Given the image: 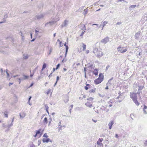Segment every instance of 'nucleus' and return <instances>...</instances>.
<instances>
[{
  "instance_id": "nucleus-8",
  "label": "nucleus",
  "mask_w": 147,
  "mask_h": 147,
  "mask_svg": "<svg viewBox=\"0 0 147 147\" xmlns=\"http://www.w3.org/2000/svg\"><path fill=\"white\" fill-rule=\"evenodd\" d=\"M79 28L83 30H86L85 25L84 24H80L79 25Z\"/></svg>"
},
{
  "instance_id": "nucleus-50",
  "label": "nucleus",
  "mask_w": 147,
  "mask_h": 147,
  "mask_svg": "<svg viewBox=\"0 0 147 147\" xmlns=\"http://www.w3.org/2000/svg\"><path fill=\"white\" fill-rule=\"evenodd\" d=\"M24 58L25 59H27L28 58V57L27 56H24Z\"/></svg>"
},
{
  "instance_id": "nucleus-11",
  "label": "nucleus",
  "mask_w": 147,
  "mask_h": 147,
  "mask_svg": "<svg viewBox=\"0 0 147 147\" xmlns=\"http://www.w3.org/2000/svg\"><path fill=\"white\" fill-rule=\"evenodd\" d=\"M68 24V21L67 20H65L62 24L61 26L62 27L66 26Z\"/></svg>"
},
{
  "instance_id": "nucleus-20",
  "label": "nucleus",
  "mask_w": 147,
  "mask_h": 147,
  "mask_svg": "<svg viewBox=\"0 0 147 147\" xmlns=\"http://www.w3.org/2000/svg\"><path fill=\"white\" fill-rule=\"evenodd\" d=\"M43 123L45 124H46L47 123V117H45L43 120Z\"/></svg>"
},
{
  "instance_id": "nucleus-46",
  "label": "nucleus",
  "mask_w": 147,
  "mask_h": 147,
  "mask_svg": "<svg viewBox=\"0 0 147 147\" xmlns=\"http://www.w3.org/2000/svg\"><path fill=\"white\" fill-rule=\"evenodd\" d=\"M61 43H62V42H59V45H60V47L62 46L63 45V44L61 45Z\"/></svg>"
},
{
  "instance_id": "nucleus-44",
  "label": "nucleus",
  "mask_w": 147,
  "mask_h": 147,
  "mask_svg": "<svg viewBox=\"0 0 147 147\" xmlns=\"http://www.w3.org/2000/svg\"><path fill=\"white\" fill-rule=\"evenodd\" d=\"M147 108V107L145 105H144V107L143 108V110H145V109H146Z\"/></svg>"
},
{
  "instance_id": "nucleus-62",
  "label": "nucleus",
  "mask_w": 147,
  "mask_h": 147,
  "mask_svg": "<svg viewBox=\"0 0 147 147\" xmlns=\"http://www.w3.org/2000/svg\"><path fill=\"white\" fill-rule=\"evenodd\" d=\"M35 38H34L32 40H31V42H33V41H34L35 40Z\"/></svg>"
},
{
  "instance_id": "nucleus-23",
  "label": "nucleus",
  "mask_w": 147,
  "mask_h": 147,
  "mask_svg": "<svg viewBox=\"0 0 147 147\" xmlns=\"http://www.w3.org/2000/svg\"><path fill=\"white\" fill-rule=\"evenodd\" d=\"M144 86H141L139 87L138 91H141L142 89L144 88Z\"/></svg>"
},
{
  "instance_id": "nucleus-27",
  "label": "nucleus",
  "mask_w": 147,
  "mask_h": 147,
  "mask_svg": "<svg viewBox=\"0 0 147 147\" xmlns=\"http://www.w3.org/2000/svg\"><path fill=\"white\" fill-rule=\"evenodd\" d=\"M46 67V64L45 63H44L42 66V71L43 69H44Z\"/></svg>"
},
{
  "instance_id": "nucleus-55",
  "label": "nucleus",
  "mask_w": 147,
  "mask_h": 147,
  "mask_svg": "<svg viewBox=\"0 0 147 147\" xmlns=\"http://www.w3.org/2000/svg\"><path fill=\"white\" fill-rule=\"evenodd\" d=\"M106 86H106V87L105 88V89H106V90H107V89H108V88H108V86H109V85H106Z\"/></svg>"
},
{
  "instance_id": "nucleus-59",
  "label": "nucleus",
  "mask_w": 147,
  "mask_h": 147,
  "mask_svg": "<svg viewBox=\"0 0 147 147\" xmlns=\"http://www.w3.org/2000/svg\"><path fill=\"white\" fill-rule=\"evenodd\" d=\"M92 120L95 123H96L97 121V120H95L93 119H92Z\"/></svg>"
},
{
  "instance_id": "nucleus-49",
  "label": "nucleus",
  "mask_w": 147,
  "mask_h": 147,
  "mask_svg": "<svg viewBox=\"0 0 147 147\" xmlns=\"http://www.w3.org/2000/svg\"><path fill=\"white\" fill-rule=\"evenodd\" d=\"M6 74L7 75V76L9 77V73L7 72V69H6Z\"/></svg>"
},
{
  "instance_id": "nucleus-43",
  "label": "nucleus",
  "mask_w": 147,
  "mask_h": 147,
  "mask_svg": "<svg viewBox=\"0 0 147 147\" xmlns=\"http://www.w3.org/2000/svg\"><path fill=\"white\" fill-rule=\"evenodd\" d=\"M144 144L145 146H147V140L144 142Z\"/></svg>"
},
{
  "instance_id": "nucleus-40",
  "label": "nucleus",
  "mask_w": 147,
  "mask_h": 147,
  "mask_svg": "<svg viewBox=\"0 0 147 147\" xmlns=\"http://www.w3.org/2000/svg\"><path fill=\"white\" fill-rule=\"evenodd\" d=\"M85 32V31L82 32V33H81V34L80 35V36H83V34H84V33Z\"/></svg>"
},
{
  "instance_id": "nucleus-39",
  "label": "nucleus",
  "mask_w": 147,
  "mask_h": 147,
  "mask_svg": "<svg viewBox=\"0 0 147 147\" xmlns=\"http://www.w3.org/2000/svg\"><path fill=\"white\" fill-rule=\"evenodd\" d=\"M20 117L21 118H23L25 116V115H21L20 114Z\"/></svg>"
},
{
  "instance_id": "nucleus-17",
  "label": "nucleus",
  "mask_w": 147,
  "mask_h": 147,
  "mask_svg": "<svg viewBox=\"0 0 147 147\" xmlns=\"http://www.w3.org/2000/svg\"><path fill=\"white\" fill-rule=\"evenodd\" d=\"M133 100L136 105L138 106L139 105L140 103L138 101L137 99H134V100Z\"/></svg>"
},
{
  "instance_id": "nucleus-16",
  "label": "nucleus",
  "mask_w": 147,
  "mask_h": 147,
  "mask_svg": "<svg viewBox=\"0 0 147 147\" xmlns=\"http://www.w3.org/2000/svg\"><path fill=\"white\" fill-rule=\"evenodd\" d=\"M93 74L95 75L96 76H97L98 75V70L97 69H95L94 70V71L93 72Z\"/></svg>"
},
{
  "instance_id": "nucleus-1",
  "label": "nucleus",
  "mask_w": 147,
  "mask_h": 147,
  "mask_svg": "<svg viewBox=\"0 0 147 147\" xmlns=\"http://www.w3.org/2000/svg\"><path fill=\"white\" fill-rule=\"evenodd\" d=\"M14 117H13V118L11 120H9L7 122V125H5L4 124H3V126L4 128H7V130L9 131V128L10 127H11L13 125V122L14 121Z\"/></svg>"
},
{
  "instance_id": "nucleus-13",
  "label": "nucleus",
  "mask_w": 147,
  "mask_h": 147,
  "mask_svg": "<svg viewBox=\"0 0 147 147\" xmlns=\"http://www.w3.org/2000/svg\"><path fill=\"white\" fill-rule=\"evenodd\" d=\"M114 124V122L113 121H111L108 124L109 126V129H111L112 128V125Z\"/></svg>"
},
{
  "instance_id": "nucleus-45",
  "label": "nucleus",
  "mask_w": 147,
  "mask_h": 147,
  "mask_svg": "<svg viewBox=\"0 0 147 147\" xmlns=\"http://www.w3.org/2000/svg\"><path fill=\"white\" fill-rule=\"evenodd\" d=\"M59 80V77L58 76H57V77L56 82H57Z\"/></svg>"
},
{
  "instance_id": "nucleus-53",
  "label": "nucleus",
  "mask_w": 147,
  "mask_h": 147,
  "mask_svg": "<svg viewBox=\"0 0 147 147\" xmlns=\"http://www.w3.org/2000/svg\"><path fill=\"white\" fill-rule=\"evenodd\" d=\"M143 112L145 114H147V112L145 110H143Z\"/></svg>"
},
{
  "instance_id": "nucleus-32",
  "label": "nucleus",
  "mask_w": 147,
  "mask_h": 147,
  "mask_svg": "<svg viewBox=\"0 0 147 147\" xmlns=\"http://www.w3.org/2000/svg\"><path fill=\"white\" fill-rule=\"evenodd\" d=\"M4 116L5 117H8V115L7 113L6 112H4L3 113Z\"/></svg>"
},
{
  "instance_id": "nucleus-48",
  "label": "nucleus",
  "mask_w": 147,
  "mask_h": 147,
  "mask_svg": "<svg viewBox=\"0 0 147 147\" xmlns=\"http://www.w3.org/2000/svg\"><path fill=\"white\" fill-rule=\"evenodd\" d=\"M53 22H49L48 23H47L46 24H45V25H46V24H53Z\"/></svg>"
},
{
  "instance_id": "nucleus-33",
  "label": "nucleus",
  "mask_w": 147,
  "mask_h": 147,
  "mask_svg": "<svg viewBox=\"0 0 147 147\" xmlns=\"http://www.w3.org/2000/svg\"><path fill=\"white\" fill-rule=\"evenodd\" d=\"M48 136L47 135V134L46 133L43 136V137H45L47 138Z\"/></svg>"
},
{
  "instance_id": "nucleus-3",
  "label": "nucleus",
  "mask_w": 147,
  "mask_h": 147,
  "mask_svg": "<svg viewBox=\"0 0 147 147\" xmlns=\"http://www.w3.org/2000/svg\"><path fill=\"white\" fill-rule=\"evenodd\" d=\"M140 92H139L137 93L131 92L130 93V97L133 100L137 99V94H138L140 95Z\"/></svg>"
},
{
  "instance_id": "nucleus-5",
  "label": "nucleus",
  "mask_w": 147,
  "mask_h": 147,
  "mask_svg": "<svg viewBox=\"0 0 147 147\" xmlns=\"http://www.w3.org/2000/svg\"><path fill=\"white\" fill-rule=\"evenodd\" d=\"M109 37L108 36H107L104 39H102L101 42L103 44H105L109 41Z\"/></svg>"
},
{
  "instance_id": "nucleus-24",
  "label": "nucleus",
  "mask_w": 147,
  "mask_h": 147,
  "mask_svg": "<svg viewBox=\"0 0 147 147\" xmlns=\"http://www.w3.org/2000/svg\"><path fill=\"white\" fill-rule=\"evenodd\" d=\"M41 131V129H39L38 130H37L36 134H38L40 133V131Z\"/></svg>"
},
{
  "instance_id": "nucleus-51",
  "label": "nucleus",
  "mask_w": 147,
  "mask_h": 147,
  "mask_svg": "<svg viewBox=\"0 0 147 147\" xmlns=\"http://www.w3.org/2000/svg\"><path fill=\"white\" fill-rule=\"evenodd\" d=\"M83 8H84V7H83V6L82 7H81V8L79 9L78 10V11H80V9H81V10L83 9Z\"/></svg>"
},
{
  "instance_id": "nucleus-38",
  "label": "nucleus",
  "mask_w": 147,
  "mask_h": 147,
  "mask_svg": "<svg viewBox=\"0 0 147 147\" xmlns=\"http://www.w3.org/2000/svg\"><path fill=\"white\" fill-rule=\"evenodd\" d=\"M122 22H118L117 23L116 25H121L122 24Z\"/></svg>"
},
{
  "instance_id": "nucleus-28",
  "label": "nucleus",
  "mask_w": 147,
  "mask_h": 147,
  "mask_svg": "<svg viewBox=\"0 0 147 147\" xmlns=\"http://www.w3.org/2000/svg\"><path fill=\"white\" fill-rule=\"evenodd\" d=\"M111 81H110V80H108V81L107 83L106 84V85H108L109 86H110L111 84Z\"/></svg>"
},
{
  "instance_id": "nucleus-6",
  "label": "nucleus",
  "mask_w": 147,
  "mask_h": 147,
  "mask_svg": "<svg viewBox=\"0 0 147 147\" xmlns=\"http://www.w3.org/2000/svg\"><path fill=\"white\" fill-rule=\"evenodd\" d=\"M103 80V78H98L97 79L95 80L94 81V83L95 84H98L100 83Z\"/></svg>"
},
{
  "instance_id": "nucleus-26",
  "label": "nucleus",
  "mask_w": 147,
  "mask_h": 147,
  "mask_svg": "<svg viewBox=\"0 0 147 147\" xmlns=\"http://www.w3.org/2000/svg\"><path fill=\"white\" fill-rule=\"evenodd\" d=\"M136 7V5H132L130 6V7H129V8L130 9L131 8H134Z\"/></svg>"
},
{
  "instance_id": "nucleus-52",
  "label": "nucleus",
  "mask_w": 147,
  "mask_h": 147,
  "mask_svg": "<svg viewBox=\"0 0 147 147\" xmlns=\"http://www.w3.org/2000/svg\"><path fill=\"white\" fill-rule=\"evenodd\" d=\"M66 61V60H65L64 59H63L62 61V62L63 63H64V62H65Z\"/></svg>"
},
{
  "instance_id": "nucleus-2",
  "label": "nucleus",
  "mask_w": 147,
  "mask_h": 147,
  "mask_svg": "<svg viewBox=\"0 0 147 147\" xmlns=\"http://www.w3.org/2000/svg\"><path fill=\"white\" fill-rule=\"evenodd\" d=\"M93 52L98 57H101L103 54L102 51H98V49L96 48H94Z\"/></svg>"
},
{
  "instance_id": "nucleus-9",
  "label": "nucleus",
  "mask_w": 147,
  "mask_h": 147,
  "mask_svg": "<svg viewBox=\"0 0 147 147\" xmlns=\"http://www.w3.org/2000/svg\"><path fill=\"white\" fill-rule=\"evenodd\" d=\"M103 140V139L99 138L97 142V144L99 146H103V144L102 143H100V142H101Z\"/></svg>"
},
{
  "instance_id": "nucleus-37",
  "label": "nucleus",
  "mask_w": 147,
  "mask_h": 147,
  "mask_svg": "<svg viewBox=\"0 0 147 147\" xmlns=\"http://www.w3.org/2000/svg\"><path fill=\"white\" fill-rule=\"evenodd\" d=\"M89 92H95V90L93 89H91L90 90Z\"/></svg>"
},
{
  "instance_id": "nucleus-34",
  "label": "nucleus",
  "mask_w": 147,
  "mask_h": 147,
  "mask_svg": "<svg viewBox=\"0 0 147 147\" xmlns=\"http://www.w3.org/2000/svg\"><path fill=\"white\" fill-rule=\"evenodd\" d=\"M45 107L46 108V110H48V109L49 108V107L47 105H45Z\"/></svg>"
},
{
  "instance_id": "nucleus-35",
  "label": "nucleus",
  "mask_w": 147,
  "mask_h": 147,
  "mask_svg": "<svg viewBox=\"0 0 147 147\" xmlns=\"http://www.w3.org/2000/svg\"><path fill=\"white\" fill-rule=\"evenodd\" d=\"M39 31H37L36 30H35V35H38V33L39 32Z\"/></svg>"
},
{
  "instance_id": "nucleus-30",
  "label": "nucleus",
  "mask_w": 147,
  "mask_h": 147,
  "mask_svg": "<svg viewBox=\"0 0 147 147\" xmlns=\"http://www.w3.org/2000/svg\"><path fill=\"white\" fill-rule=\"evenodd\" d=\"M93 99H94V98H93L90 97L89 98H87V100L91 101V100H93Z\"/></svg>"
},
{
  "instance_id": "nucleus-7",
  "label": "nucleus",
  "mask_w": 147,
  "mask_h": 147,
  "mask_svg": "<svg viewBox=\"0 0 147 147\" xmlns=\"http://www.w3.org/2000/svg\"><path fill=\"white\" fill-rule=\"evenodd\" d=\"M28 77L29 76H26L24 75H23V76L22 77L18 79L19 80V83H20L21 81L27 79L28 78Z\"/></svg>"
},
{
  "instance_id": "nucleus-42",
  "label": "nucleus",
  "mask_w": 147,
  "mask_h": 147,
  "mask_svg": "<svg viewBox=\"0 0 147 147\" xmlns=\"http://www.w3.org/2000/svg\"><path fill=\"white\" fill-rule=\"evenodd\" d=\"M41 143V141L38 140V145L39 146Z\"/></svg>"
},
{
  "instance_id": "nucleus-4",
  "label": "nucleus",
  "mask_w": 147,
  "mask_h": 147,
  "mask_svg": "<svg viewBox=\"0 0 147 147\" xmlns=\"http://www.w3.org/2000/svg\"><path fill=\"white\" fill-rule=\"evenodd\" d=\"M117 50L119 52L121 53H125L127 51V49L124 47H121L120 46L117 48Z\"/></svg>"
},
{
  "instance_id": "nucleus-47",
  "label": "nucleus",
  "mask_w": 147,
  "mask_h": 147,
  "mask_svg": "<svg viewBox=\"0 0 147 147\" xmlns=\"http://www.w3.org/2000/svg\"><path fill=\"white\" fill-rule=\"evenodd\" d=\"M31 98H32V97H31V96H30L29 97V99H28V103H29V102H30V99H31Z\"/></svg>"
},
{
  "instance_id": "nucleus-19",
  "label": "nucleus",
  "mask_w": 147,
  "mask_h": 147,
  "mask_svg": "<svg viewBox=\"0 0 147 147\" xmlns=\"http://www.w3.org/2000/svg\"><path fill=\"white\" fill-rule=\"evenodd\" d=\"M88 8H87L86 9H84L83 13V14L84 15L86 14L88 12Z\"/></svg>"
},
{
  "instance_id": "nucleus-63",
  "label": "nucleus",
  "mask_w": 147,
  "mask_h": 147,
  "mask_svg": "<svg viewBox=\"0 0 147 147\" xmlns=\"http://www.w3.org/2000/svg\"><path fill=\"white\" fill-rule=\"evenodd\" d=\"M115 136L117 138H118V136L117 134H115Z\"/></svg>"
},
{
  "instance_id": "nucleus-41",
  "label": "nucleus",
  "mask_w": 147,
  "mask_h": 147,
  "mask_svg": "<svg viewBox=\"0 0 147 147\" xmlns=\"http://www.w3.org/2000/svg\"><path fill=\"white\" fill-rule=\"evenodd\" d=\"M89 88V87H88L87 86H85L84 87V88L86 90H87Z\"/></svg>"
},
{
  "instance_id": "nucleus-31",
  "label": "nucleus",
  "mask_w": 147,
  "mask_h": 147,
  "mask_svg": "<svg viewBox=\"0 0 147 147\" xmlns=\"http://www.w3.org/2000/svg\"><path fill=\"white\" fill-rule=\"evenodd\" d=\"M61 121H60L59 122V123H58V127H62V126L61 125Z\"/></svg>"
},
{
  "instance_id": "nucleus-57",
  "label": "nucleus",
  "mask_w": 147,
  "mask_h": 147,
  "mask_svg": "<svg viewBox=\"0 0 147 147\" xmlns=\"http://www.w3.org/2000/svg\"><path fill=\"white\" fill-rule=\"evenodd\" d=\"M86 67L84 68V74H85L86 73Z\"/></svg>"
},
{
  "instance_id": "nucleus-60",
  "label": "nucleus",
  "mask_w": 147,
  "mask_h": 147,
  "mask_svg": "<svg viewBox=\"0 0 147 147\" xmlns=\"http://www.w3.org/2000/svg\"><path fill=\"white\" fill-rule=\"evenodd\" d=\"M61 127H59V131L60 130H62V129Z\"/></svg>"
},
{
  "instance_id": "nucleus-56",
  "label": "nucleus",
  "mask_w": 147,
  "mask_h": 147,
  "mask_svg": "<svg viewBox=\"0 0 147 147\" xmlns=\"http://www.w3.org/2000/svg\"><path fill=\"white\" fill-rule=\"evenodd\" d=\"M52 49H50V50H49V54H50V53H51V52L52 51Z\"/></svg>"
},
{
  "instance_id": "nucleus-54",
  "label": "nucleus",
  "mask_w": 147,
  "mask_h": 147,
  "mask_svg": "<svg viewBox=\"0 0 147 147\" xmlns=\"http://www.w3.org/2000/svg\"><path fill=\"white\" fill-rule=\"evenodd\" d=\"M50 90H51L50 89H49L48 90V91L47 92V94H48L49 93Z\"/></svg>"
},
{
  "instance_id": "nucleus-10",
  "label": "nucleus",
  "mask_w": 147,
  "mask_h": 147,
  "mask_svg": "<svg viewBox=\"0 0 147 147\" xmlns=\"http://www.w3.org/2000/svg\"><path fill=\"white\" fill-rule=\"evenodd\" d=\"M44 16V15L40 14L36 16L35 18V19H40L42 18Z\"/></svg>"
},
{
  "instance_id": "nucleus-18",
  "label": "nucleus",
  "mask_w": 147,
  "mask_h": 147,
  "mask_svg": "<svg viewBox=\"0 0 147 147\" xmlns=\"http://www.w3.org/2000/svg\"><path fill=\"white\" fill-rule=\"evenodd\" d=\"M140 35V33L139 32H137L136 33V34L135 37L136 39H138Z\"/></svg>"
},
{
  "instance_id": "nucleus-25",
  "label": "nucleus",
  "mask_w": 147,
  "mask_h": 147,
  "mask_svg": "<svg viewBox=\"0 0 147 147\" xmlns=\"http://www.w3.org/2000/svg\"><path fill=\"white\" fill-rule=\"evenodd\" d=\"M104 76L101 73H100L99 74V78H103Z\"/></svg>"
},
{
  "instance_id": "nucleus-21",
  "label": "nucleus",
  "mask_w": 147,
  "mask_h": 147,
  "mask_svg": "<svg viewBox=\"0 0 147 147\" xmlns=\"http://www.w3.org/2000/svg\"><path fill=\"white\" fill-rule=\"evenodd\" d=\"M66 47V52L65 53V57H66V55L67 54V52H68V50L69 49L68 47V46H67L65 47Z\"/></svg>"
},
{
  "instance_id": "nucleus-58",
  "label": "nucleus",
  "mask_w": 147,
  "mask_h": 147,
  "mask_svg": "<svg viewBox=\"0 0 147 147\" xmlns=\"http://www.w3.org/2000/svg\"><path fill=\"white\" fill-rule=\"evenodd\" d=\"M13 84V83H9V86H11V85H12Z\"/></svg>"
},
{
  "instance_id": "nucleus-14",
  "label": "nucleus",
  "mask_w": 147,
  "mask_h": 147,
  "mask_svg": "<svg viewBox=\"0 0 147 147\" xmlns=\"http://www.w3.org/2000/svg\"><path fill=\"white\" fill-rule=\"evenodd\" d=\"M107 23H108V22H107V21H104L103 23V24L102 25V24L100 25V26H99L98 28H100L101 26H102V30L103 27H104L105 26V25L106 24H107Z\"/></svg>"
},
{
  "instance_id": "nucleus-15",
  "label": "nucleus",
  "mask_w": 147,
  "mask_h": 147,
  "mask_svg": "<svg viewBox=\"0 0 147 147\" xmlns=\"http://www.w3.org/2000/svg\"><path fill=\"white\" fill-rule=\"evenodd\" d=\"M85 105L88 107H92V104H91L90 102H87L86 104H85Z\"/></svg>"
},
{
  "instance_id": "nucleus-22",
  "label": "nucleus",
  "mask_w": 147,
  "mask_h": 147,
  "mask_svg": "<svg viewBox=\"0 0 147 147\" xmlns=\"http://www.w3.org/2000/svg\"><path fill=\"white\" fill-rule=\"evenodd\" d=\"M65 100H64V101L65 103L67 102L69 100L68 97L67 96H66L65 97Z\"/></svg>"
},
{
  "instance_id": "nucleus-36",
  "label": "nucleus",
  "mask_w": 147,
  "mask_h": 147,
  "mask_svg": "<svg viewBox=\"0 0 147 147\" xmlns=\"http://www.w3.org/2000/svg\"><path fill=\"white\" fill-rule=\"evenodd\" d=\"M60 65L59 64H57L56 66V69H57L59 67H60Z\"/></svg>"
},
{
  "instance_id": "nucleus-61",
  "label": "nucleus",
  "mask_w": 147,
  "mask_h": 147,
  "mask_svg": "<svg viewBox=\"0 0 147 147\" xmlns=\"http://www.w3.org/2000/svg\"><path fill=\"white\" fill-rule=\"evenodd\" d=\"M33 84H34L33 83L31 84L30 85V86L29 87V88H30V87H32V86L33 85Z\"/></svg>"
},
{
  "instance_id": "nucleus-29",
  "label": "nucleus",
  "mask_w": 147,
  "mask_h": 147,
  "mask_svg": "<svg viewBox=\"0 0 147 147\" xmlns=\"http://www.w3.org/2000/svg\"><path fill=\"white\" fill-rule=\"evenodd\" d=\"M86 45L84 44V43L83 44V50H84L86 49Z\"/></svg>"
},
{
  "instance_id": "nucleus-64",
  "label": "nucleus",
  "mask_w": 147,
  "mask_h": 147,
  "mask_svg": "<svg viewBox=\"0 0 147 147\" xmlns=\"http://www.w3.org/2000/svg\"><path fill=\"white\" fill-rule=\"evenodd\" d=\"M35 145L34 144H32L31 145V146H30V147H34Z\"/></svg>"
},
{
  "instance_id": "nucleus-12",
  "label": "nucleus",
  "mask_w": 147,
  "mask_h": 147,
  "mask_svg": "<svg viewBox=\"0 0 147 147\" xmlns=\"http://www.w3.org/2000/svg\"><path fill=\"white\" fill-rule=\"evenodd\" d=\"M42 142H47L48 143L49 142H52V141L51 140H50L49 138H43L42 139Z\"/></svg>"
}]
</instances>
